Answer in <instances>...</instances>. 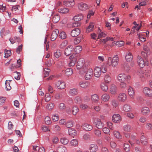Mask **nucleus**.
Listing matches in <instances>:
<instances>
[{
    "instance_id": "f257e3e1",
    "label": "nucleus",
    "mask_w": 152,
    "mask_h": 152,
    "mask_svg": "<svg viewBox=\"0 0 152 152\" xmlns=\"http://www.w3.org/2000/svg\"><path fill=\"white\" fill-rule=\"evenodd\" d=\"M85 60L83 58H80L78 60L77 65V69H80L79 73L80 75L84 74L87 69V67L84 65Z\"/></svg>"
},
{
    "instance_id": "f03ea898",
    "label": "nucleus",
    "mask_w": 152,
    "mask_h": 152,
    "mask_svg": "<svg viewBox=\"0 0 152 152\" xmlns=\"http://www.w3.org/2000/svg\"><path fill=\"white\" fill-rule=\"evenodd\" d=\"M118 55H115L113 58L112 59L111 57H109L107 64L109 66H112L113 67H115L118 65Z\"/></svg>"
},
{
    "instance_id": "7ed1b4c3",
    "label": "nucleus",
    "mask_w": 152,
    "mask_h": 152,
    "mask_svg": "<svg viewBox=\"0 0 152 152\" xmlns=\"http://www.w3.org/2000/svg\"><path fill=\"white\" fill-rule=\"evenodd\" d=\"M118 80L119 82L128 81L131 78L130 76L124 73L119 74L117 77Z\"/></svg>"
},
{
    "instance_id": "20e7f679",
    "label": "nucleus",
    "mask_w": 152,
    "mask_h": 152,
    "mask_svg": "<svg viewBox=\"0 0 152 152\" xmlns=\"http://www.w3.org/2000/svg\"><path fill=\"white\" fill-rule=\"evenodd\" d=\"M93 123L96 127L99 129H101L104 126V124L102 122L100 119L98 118H95L93 121Z\"/></svg>"
},
{
    "instance_id": "39448f33",
    "label": "nucleus",
    "mask_w": 152,
    "mask_h": 152,
    "mask_svg": "<svg viewBox=\"0 0 152 152\" xmlns=\"http://www.w3.org/2000/svg\"><path fill=\"white\" fill-rule=\"evenodd\" d=\"M85 73H86L85 75V79L87 80H90L93 75V70L91 69H89L88 70L87 69Z\"/></svg>"
},
{
    "instance_id": "423d86ee",
    "label": "nucleus",
    "mask_w": 152,
    "mask_h": 152,
    "mask_svg": "<svg viewBox=\"0 0 152 152\" xmlns=\"http://www.w3.org/2000/svg\"><path fill=\"white\" fill-rule=\"evenodd\" d=\"M78 7L79 10L82 11H85L88 9L89 6L88 5L83 2H81L78 4Z\"/></svg>"
},
{
    "instance_id": "0eeeda50",
    "label": "nucleus",
    "mask_w": 152,
    "mask_h": 152,
    "mask_svg": "<svg viewBox=\"0 0 152 152\" xmlns=\"http://www.w3.org/2000/svg\"><path fill=\"white\" fill-rule=\"evenodd\" d=\"M73 51V48L72 46L69 45L64 50V54L66 56H69Z\"/></svg>"
},
{
    "instance_id": "6e6552de",
    "label": "nucleus",
    "mask_w": 152,
    "mask_h": 152,
    "mask_svg": "<svg viewBox=\"0 0 152 152\" xmlns=\"http://www.w3.org/2000/svg\"><path fill=\"white\" fill-rule=\"evenodd\" d=\"M55 85L56 86L60 89H64L65 88V83L63 81L58 80L57 82Z\"/></svg>"
},
{
    "instance_id": "1a4fd4ad",
    "label": "nucleus",
    "mask_w": 152,
    "mask_h": 152,
    "mask_svg": "<svg viewBox=\"0 0 152 152\" xmlns=\"http://www.w3.org/2000/svg\"><path fill=\"white\" fill-rule=\"evenodd\" d=\"M118 101L121 102H124L127 99V96L126 94L121 93L119 94L118 97Z\"/></svg>"
},
{
    "instance_id": "9d476101",
    "label": "nucleus",
    "mask_w": 152,
    "mask_h": 152,
    "mask_svg": "<svg viewBox=\"0 0 152 152\" xmlns=\"http://www.w3.org/2000/svg\"><path fill=\"white\" fill-rule=\"evenodd\" d=\"M143 92L146 95L152 97V90L148 87H145L143 88Z\"/></svg>"
},
{
    "instance_id": "9b49d317",
    "label": "nucleus",
    "mask_w": 152,
    "mask_h": 152,
    "mask_svg": "<svg viewBox=\"0 0 152 152\" xmlns=\"http://www.w3.org/2000/svg\"><path fill=\"white\" fill-rule=\"evenodd\" d=\"M81 127L83 129L86 131H91L93 128L92 126L87 123H85L83 124Z\"/></svg>"
},
{
    "instance_id": "f8f14e48",
    "label": "nucleus",
    "mask_w": 152,
    "mask_h": 152,
    "mask_svg": "<svg viewBox=\"0 0 152 152\" xmlns=\"http://www.w3.org/2000/svg\"><path fill=\"white\" fill-rule=\"evenodd\" d=\"M69 59L71 60L70 61L69 64V66H74L77 61V58L74 56L72 55L69 57Z\"/></svg>"
},
{
    "instance_id": "ddd939ff",
    "label": "nucleus",
    "mask_w": 152,
    "mask_h": 152,
    "mask_svg": "<svg viewBox=\"0 0 152 152\" xmlns=\"http://www.w3.org/2000/svg\"><path fill=\"white\" fill-rule=\"evenodd\" d=\"M112 119L113 122L118 123L121 121V117L119 114H116L113 116Z\"/></svg>"
},
{
    "instance_id": "4468645a",
    "label": "nucleus",
    "mask_w": 152,
    "mask_h": 152,
    "mask_svg": "<svg viewBox=\"0 0 152 152\" xmlns=\"http://www.w3.org/2000/svg\"><path fill=\"white\" fill-rule=\"evenodd\" d=\"M137 61L138 65L141 68H143L145 66V62L141 56H138L137 58Z\"/></svg>"
},
{
    "instance_id": "2eb2a0df",
    "label": "nucleus",
    "mask_w": 152,
    "mask_h": 152,
    "mask_svg": "<svg viewBox=\"0 0 152 152\" xmlns=\"http://www.w3.org/2000/svg\"><path fill=\"white\" fill-rule=\"evenodd\" d=\"M59 32V31L57 29H55L53 31L50 37L51 41H53L56 39Z\"/></svg>"
},
{
    "instance_id": "dca6fc26",
    "label": "nucleus",
    "mask_w": 152,
    "mask_h": 152,
    "mask_svg": "<svg viewBox=\"0 0 152 152\" xmlns=\"http://www.w3.org/2000/svg\"><path fill=\"white\" fill-rule=\"evenodd\" d=\"M63 4L66 7H71L73 6L75 4L74 0H71V1H64Z\"/></svg>"
},
{
    "instance_id": "f3484780",
    "label": "nucleus",
    "mask_w": 152,
    "mask_h": 152,
    "mask_svg": "<svg viewBox=\"0 0 152 152\" xmlns=\"http://www.w3.org/2000/svg\"><path fill=\"white\" fill-rule=\"evenodd\" d=\"M101 69L100 67H96L94 71V76L97 77H99L101 74Z\"/></svg>"
},
{
    "instance_id": "a211bd4d",
    "label": "nucleus",
    "mask_w": 152,
    "mask_h": 152,
    "mask_svg": "<svg viewBox=\"0 0 152 152\" xmlns=\"http://www.w3.org/2000/svg\"><path fill=\"white\" fill-rule=\"evenodd\" d=\"M80 33V31L78 28H74L71 32V35L72 37H75L79 35Z\"/></svg>"
},
{
    "instance_id": "6ab92c4d",
    "label": "nucleus",
    "mask_w": 152,
    "mask_h": 152,
    "mask_svg": "<svg viewBox=\"0 0 152 152\" xmlns=\"http://www.w3.org/2000/svg\"><path fill=\"white\" fill-rule=\"evenodd\" d=\"M117 90V86L114 84L111 85L110 88V91L111 93L112 94H115Z\"/></svg>"
},
{
    "instance_id": "aec40b11",
    "label": "nucleus",
    "mask_w": 152,
    "mask_h": 152,
    "mask_svg": "<svg viewBox=\"0 0 152 152\" xmlns=\"http://www.w3.org/2000/svg\"><path fill=\"white\" fill-rule=\"evenodd\" d=\"M98 149V146L96 144H92L90 146L89 150L91 152H96Z\"/></svg>"
},
{
    "instance_id": "412c9836",
    "label": "nucleus",
    "mask_w": 152,
    "mask_h": 152,
    "mask_svg": "<svg viewBox=\"0 0 152 152\" xmlns=\"http://www.w3.org/2000/svg\"><path fill=\"white\" fill-rule=\"evenodd\" d=\"M57 151L58 152H67V150L66 148L62 145L59 146L57 148Z\"/></svg>"
},
{
    "instance_id": "4be33fe9",
    "label": "nucleus",
    "mask_w": 152,
    "mask_h": 152,
    "mask_svg": "<svg viewBox=\"0 0 152 152\" xmlns=\"http://www.w3.org/2000/svg\"><path fill=\"white\" fill-rule=\"evenodd\" d=\"M150 110L148 107H143L141 110V112L142 114L144 115H147L149 113Z\"/></svg>"
},
{
    "instance_id": "5701e85b",
    "label": "nucleus",
    "mask_w": 152,
    "mask_h": 152,
    "mask_svg": "<svg viewBox=\"0 0 152 152\" xmlns=\"http://www.w3.org/2000/svg\"><path fill=\"white\" fill-rule=\"evenodd\" d=\"M125 58L127 61H132L133 59V56L132 53L129 52H127L125 56Z\"/></svg>"
},
{
    "instance_id": "b1692460",
    "label": "nucleus",
    "mask_w": 152,
    "mask_h": 152,
    "mask_svg": "<svg viewBox=\"0 0 152 152\" xmlns=\"http://www.w3.org/2000/svg\"><path fill=\"white\" fill-rule=\"evenodd\" d=\"M128 92V94L130 97L133 98L134 94V92L133 88L130 86H129V87Z\"/></svg>"
},
{
    "instance_id": "393cba45",
    "label": "nucleus",
    "mask_w": 152,
    "mask_h": 152,
    "mask_svg": "<svg viewBox=\"0 0 152 152\" xmlns=\"http://www.w3.org/2000/svg\"><path fill=\"white\" fill-rule=\"evenodd\" d=\"M94 23H90L89 26L86 30V32L88 33L92 31L94 29Z\"/></svg>"
},
{
    "instance_id": "a878e982",
    "label": "nucleus",
    "mask_w": 152,
    "mask_h": 152,
    "mask_svg": "<svg viewBox=\"0 0 152 152\" xmlns=\"http://www.w3.org/2000/svg\"><path fill=\"white\" fill-rule=\"evenodd\" d=\"M98 39H100L101 37H105L106 36V34L105 33L103 32L99 28V30L98 32Z\"/></svg>"
},
{
    "instance_id": "bb28decb",
    "label": "nucleus",
    "mask_w": 152,
    "mask_h": 152,
    "mask_svg": "<svg viewBox=\"0 0 152 152\" xmlns=\"http://www.w3.org/2000/svg\"><path fill=\"white\" fill-rule=\"evenodd\" d=\"M58 11L61 13H67L69 12V10L68 8H64L58 9Z\"/></svg>"
},
{
    "instance_id": "cd10ccee",
    "label": "nucleus",
    "mask_w": 152,
    "mask_h": 152,
    "mask_svg": "<svg viewBox=\"0 0 152 152\" xmlns=\"http://www.w3.org/2000/svg\"><path fill=\"white\" fill-rule=\"evenodd\" d=\"M91 99L93 102H96L99 101V98L97 95L94 94L91 96Z\"/></svg>"
},
{
    "instance_id": "c85d7f7f",
    "label": "nucleus",
    "mask_w": 152,
    "mask_h": 152,
    "mask_svg": "<svg viewBox=\"0 0 152 152\" xmlns=\"http://www.w3.org/2000/svg\"><path fill=\"white\" fill-rule=\"evenodd\" d=\"M65 75L69 76L71 75L73 73V70L71 68L67 69L65 71Z\"/></svg>"
},
{
    "instance_id": "c756f323",
    "label": "nucleus",
    "mask_w": 152,
    "mask_h": 152,
    "mask_svg": "<svg viewBox=\"0 0 152 152\" xmlns=\"http://www.w3.org/2000/svg\"><path fill=\"white\" fill-rule=\"evenodd\" d=\"M83 15L82 14H79L74 17V20L76 21H79L83 19Z\"/></svg>"
},
{
    "instance_id": "7c9ffc66",
    "label": "nucleus",
    "mask_w": 152,
    "mask_h": 152,
    "mask_svg": "<svg viewBox=\"0 0 152 152\" xmlns=\"http://www.w3.org/2000/svg\"><path fill=\"white\" fill-rule=\"evenodd\" d=\"M131 107L129 105L126 104L123 106V110L125 112H128L131 110Z\"/></svg>"
},
{
    "instance_id": "2f4dec72",
    "label": "nucleus",
    "mask_w": 152,
    "mask_h": 152,
    "mask_svg": "<svg viewBox=\"0 0 152 152\" xmlns=\"http://www.w3.org/2000/svg\"><path fill=\"white\" fill-rule=\"evenodd\" d=\"M110 96L106 94H103L102 96V99L105 102L108 101L110 99Z\"/></svg>"
},
{
    "instance_id": "473e14b6",
    "label": "nucleus",
    "mask_w": 152,
    "mask_h": 152,
    "mask_svg": "<svg viewBox=\"0 0 152 152\" xmlns=\"http://www.w3.org/2000/svg\"><path fill=\"white\" fill-rule=\"evenodd\" d=\"M79 110V108L76 106H74L72 108V113L74 115H76L78 112Z\"/></svg>"
},
{
    "instance_id": "72a5a7b5",
    "label": "nucleus",
    "mask_w": 152,
    "mask_h": 152,
    "mask_svg": "<svg viewBox=\"0 0 152 152\" xmlns=\"http://www.w3.org/2000/svg\"><path fill=\"white\" fill-rule=\"evenodd\" d=\"M104 82L106 83H109L111 81V79L110 76L108 75H106L104 77Z\"/></svg>"
},
{
    "instance_id": "f704fd0d",
    "label": "nucleus",
    "mask_w": 152,
    "mask_h": 152,
    "mask_svg": "<svg viewBox=\"0 0 152 152\" xmlns=\"http://www.w3.org/2000/svg\"><path fill=\"white\" fill-rule=\"evenodd\" d=\"M140 140L141 143L144 145H145L147 144V138L143 135L142 136Z\"/></svg>"
},
{
    "instance_id": "c9c22d12",
    "label": "nucleus",
    "mask_w": 152,
    "mask_h": 152,
    "mask_svg": "<svg viewBox=\"0 0 152 152\" xmlns=\"http://www.w3.org/2000/svg\"><path fill=\"white\" fill-rule=\"evenodd\" d=\"M68 132L69 135L72 136H75L77 134L76 131L73 129H69Z\"/></svg>"
},
{
    "instance_id": "e433bc0d",
    "label": "nucleus",
    "mask_w": 152,
    "mask_h": 152,
    "mask_svg": "<svg viewBox=\"0 0 152 152\" xmlns=\"http://www.w3.org/2000/svg\"><path fill=\"white\" fill-rule=\"evenodd\" d=\"M61 142L64 145H66L69 142V140L66 137H62L60 139Z\"/></svg>"
},
{
    "instance_id": "4c0bfd02",
    "label": "nucleus",
    "mask_w": 152,
    "mask_h": 152,
    "mask_svg": "<svg viewBox=\"0 0 152 152\" xmlns=\"http://www.w3.org/2000/svg\"><path fill=\"white\" fill-rule=\"evenodd\" d=\"M70 144L71 146L73 147L77 146L78 145V141L76 139H73L70 141Z\"/></svg>"
},
{
    "instance_id": "58836bf2",
    "label": "nucleus",
    "mask_w": 152,
    "mask_h": 152,
    "mask_svg": "<svg viewBox=\"0 0 152 152\" xmlns=\"http://www.w3.org/2000/svg\"><path fill=\"white\" fill-rule=\"evenodd\" d=\"M50 70L48 68H45L44 69L43 73L44 74V77H46L49 75Z\"/></svg>"
},
{
    "instance_id": "ea45409f",
    "label": "nucleus",
    "mask_w": 152,
    "mask_h": 152,
    "mask_svg": "<svg viewBox=\"0 0 152 152\" xmlns=\"http://www.w3.org/2000/svg\"><path fill=\"white\" fill-rule=\"evenodd\" d=\"M113 134L114 136L116 138L119 139H121V138L122 136L119 132L115 131L113 132Z\"/></svg>"
},
{
    "instance_id": "a19ab883",
    "label": "nucleus",
    "mask_w": 152,
    "mask_h": 152,
    "mask_svg": "<svg viewBox=\"0 0 152 152\" xmlns=\"http://www.w3.org/2000/svg\"><path fill=\"white\" fill-rule=\"evenodd\" d=\"M77 94V90L75 88L71 89L69 91V94L72 96H75Z\"/></svg>"
},
{
    "instance_id": "79ce46f5",
    "label": "nucleus",
    "mask_w": 152,
    "mask_h": 152,
    "mask_svg": "<svg viewBox=\"0 0 152 152\" xmlns=\"http://www.w3.org/2000/svg\"><path fill=\"white\" fill-rule=\"evenodd\" d=\"M127 82L128 81L119 82V86L120 88L123 89L126 88L127 87L126 82Z\"/></svg>"
},
{
    "instance_id": "37998d69",
    "label": "nucleus",
    "mask_w": 152,
    "mask_h": 152,
    "mask_svg": "<svg viewBox=\"0 0 152 152\" xmlns=\"http://www.w3.org/2000/svg\"><path fill=\"white\" fill-rule=\"evenodd\" d=\"M59 19L60 17L58 15H54L52 21L54 23H56L58 22Z\"/></svg>"
},
{
    "instance_id": "c03bdc74",
    "label": "nucleus",
    "mask_w": 152,
    "mask_h": 152,
    "mask_svg": "<svg viewBox=\"0 0 152 152\" xmlns=\"http://www.w3.org/2000/svg\"><path fill=\"white\" fill-rule=\"evenodd\" d=\"M101 88L102 90L104 91H106L108 89L107 86L104 83H101Z\"/></svg>"
},
{
    "instance_id": "a18cd8bd",
    "label": "nucleus",
    "mask_w": 152,
    "mask_h": 152,
    "mask_svg": "<svg viewBox=\"0 0 152 152\" xmlns=\"http://www.w3.org/2000/svg\"><path fill=\"white\" fill-rule=\"evenodd\" d=\"M83 39V37H78L75 38L74 40V43L77 45Z\"/></svg>"
},
{
    "instance_id": "49530a36",
    "label": "nucleus",
    "mask_w": 152,
    "mask_h": 152,
    "mask_svg": "<svg viewBox=\"0 0 152 152\" xmlns=\"http://www.w3.org/2000/svg\"><path fill=\"white\" fill-rule=\"evenodd\" d=\"M79 84L81 87L86 88L88 86V83L87 82H81Z\"/></svg>"
},
{
    "instance_id": "de8ad7c7",
    "label": "nucleus",
    "mask_w": 152,
    "mask_h": 152,
    "mask_svg": "<svg viewBox=\"0 0 152 152\" xmlns=\"http://www.w3.org/2000/svg\"><path fill=\"white\" fill-rule=\"evenodd\" d=\"M61 53L59 50H57L54 52V55L56 58H58L61 56Z\"/></svg>"
},
{
    "instance_id": "09e8293b",
    "label": "nucleus",
    "mask_w": 152,
    "mask_h": 152,
    "mask_svg": "<svg viewBox=\"0 0 152 152\" xmlns=\"http://www.w3.org/2000/svg\"><path fill=\"white\" fill-rule=\"evenodd\" d=\"M145 127L148 130L152 131V123H147L146 124Z\"/></svg>"
},
{
    "instance_id": "8fccbe9b",
    "label": "nucleus",
    "mask_w": 152,
    "mask_h": 152,
    "mask_svg": "<svg viewBox=\"0 0 152 152\" xmlns=\"http://www.w3.org/2000/svg\"><path fill=\"white\" fill-rule=\"evenodd\" d=\"M123 128L124 130L126 132H129L131 130V126L128 125H125Z\"/></svg>"
},
{
    "instance_id": "3c124183",
    "label": "nucleus",
    "mask_w": 152,
    "mask_h": 152,
    "mask_svg": "<svg viewBox=\"0 0 152 152\" xmlns=\"http://www.w3.org/2000/svg\"><path fill=\"white\" fill-rule=\"evenodd\" d=\"M59 37L62 39H64L66 37V35L65 32L62 31L59 34Z\"/></svg>"
},
{
    "instance_id": "603ef678",
    "label": "nucleus",
    "mask_w": 152,
    "mask_h": 152,
    "mask_svg": "<svg viewBox=\"0 0 152 152\" xmlns=\"http://www.w3.org/2000/svg\"><path fill=\"white\" fill-rule=\"evenodd\" d=\"M45 122L47 124H51V121L50 118L48 116L46 117L45 118Z\"/></svg>"
},
{
    "instance_id": "864d4df0",
    "label": "nucleus",
    "mask_w": 152,
    "mask_h": 152,
    "mask_svg": "<svg viewBox=\"0 0 152 152\" xmlns=\"http://www.w3.org/2000/svg\"><path fill=\"white\" fill-rule=\"evenodd\" d=\"M10 81L6 80L5 82L6 88L7 90L8 91L10 90L11 89V87L10 83Z\"/></svg>"
},
{
    "instance_id": "5fc2aeb1",
    "label": "nucleus",
    "mask_w": 152,
    "mask_h": 152,
    "mask_svg": "<svg viewBox=\"0 0 152 152\" xmlns=\"http://www.w3.org/2000/svg\"><path fill=\"white\" fill-rule=\"evenodd\" d=\"M74 101L77 104L80 103L82 101V99L80 96H77L75 98Z\"/></svg>"
},
{
    "instance_id": "6e6d98bb",
    "label": "nucleus",
    "mask_w": 152,
    "mask_h": 152,
    "mask_svg": "<svg viewBox=\"0 0 152 152\" xmlns=\"http://www.w3.org/2000/svg\"><path fill=\"white\" fill-rule=\"evenodd\" d=\"M66 126L68 128L72 127L73 125V122L72 121H68L66 124Z\"/></svg>"
},
{
    "instance_id": "4d7b16f0",
    "label": "nucleus",
    "mask_w": 152,
    "mask_h": 152,
    "mask_svg": "<svg viewBox=\"0 0 152 152\" xmlns=\"http://www.w3.org/2000/svg\"><path fill=\"white\" fill-rule=\"evenodd\" d=\"M82 50V47L80 46H77L75 49V50L77 53H79Z\"/></svg>"
},
{
    "instance_id": "13d9d810",
    "label": "nucleus",
    "mask_w": 152,
    "mask_h": 152,
    "mask_svg": "<svg viewBox=\"0 0 152 152\" xmlns=\"http://www.w3.org/2000/svg\"><path fill=\"white\" fill-rule=\"evenodd\" d=\"M124 149L126 152H129L130 149L129 145L127 144H124Z\"/></svg>"
},
{
    "instance_id": "bf43d9fd",
    "label": "nucleus",
    "mask_w": 152,
    "mask_h": 152,
    "mask_svg": "<svg viewBox=\"0 0 152 152\" xmlns=\"http://www.w3.org/2000/svg\"><path fill=\"white\" fill-rule=\"evenodd\" d=\"M123 66L124 70L128 72L130 70V67L127 63H124V64Z\"/></svg>"
},
{
    "instance_id": "052dcab7",
    "label": "nucleus",
    "mask_w": 152,
    "mask_h": 152,
    "mask_svg": "<svg viewBox=\"0 0 152 152\" xmlns=\"http://www.w3.org/2000/svg\"><path fill=\"white\" fill-rule=\"evenodd\" d=\"M5 56L4 57H8L10 56L11 54V51L10 50H6L4 51Z\"/></svg>"
},
{
    "instance_id": "680f3d73",
    "label": "nucleus",
    "mask_w": 152,
    "mask_h": 152,
    "mask_svg": "<svg viewBox=\"0 0 152 152\" xmlns=\"http://www.w3.org/2000/svg\"><path fill=\"white\" fill-rule=\"evenodd\" d=\"M52 118L53 121H57L59 119V116L58 114H55L52 116Z\"/></svg>"
},
{
    "instance_id": "e2e57ef3",
    "label": "nucleus",
    "mask_w": 152,
    "mask_h": 152,
    "mask_svg": "<svg viewBox=\"0 0 152 152\" xmlns=\"http://www.w3.org/2000/svg\"><path fill=\"white\" fill-rule=\"evenodd\" d=\"M94 133L95 135L99 137L101 136V133L100 131L97 129H95L94 130Z\"/></svg>"
},
{
    "instance_id": "0e129e2a",
    "label": "nucleus",
    "mask_w": 152,
    "mask_h": 152,
    "mask_svg": "<svg viewBox=\"0 0 152 152\" xmlns=\"http://www.w3.org/2000/svg\"><path fill=\"white\" fill-rule=\"evenodd\" d=\"M80 107L82 110H85L88 108V106L86 104L82 103L80 105Z\"/></svg>"
},
{
    "instance_id": "69168bd1",
    "label": "nucleus",
    "mask_w": 152,
    "mask_h": 152,
    "mask_svg": "<svg viewBox=\"0 0 152 152\" xmlns=\"http://www.w3.org/2000/svg\"><path fill=\"white\" fill-rule=\"evenodd\" d=\"M20 73L17 72H15L14 74V78L17 80H18L20 79Z\"/></svg>"
},
{
    "instance_id": "338daca9",
    "label": "nucleus",
    "mask_w": 152,
    "mask_h": 152,
    "mask_svg": "<svg viewBox=\"0 0 152 152\" xmlns=\"http://www.w3.org/2000/svg\"><path fill=\"white\" fill-rule=\"evenodd\" d=\"M51 98V96L48 93H46L45 96V100L47 102L49 101Z\"/></svg>"
},
{
    "instance_id": "774afa93",
    "label": "nucleus",
    "mask_w": 152,
    "mask_h": 152,
    "mask_svg": "<svg viewBox=\"0 0 152 152\" xmlns=\"http://www.w3.org/2000/svg\"><path fill=\"white\" fill-rule=\"evenodd\" d=\"M54 106L53 103H50L47 105V108L48 110H51L54 108Z\"/></svg>"
}]
</instances>
